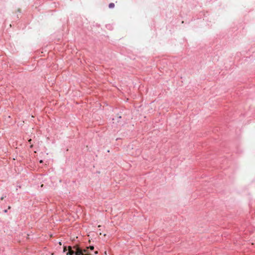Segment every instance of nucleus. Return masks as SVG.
Here are the masks:
<instances>
[{
	"mask_svg": "<svg viewBox=\"0 0 255 255\" xmlns=\"http://www.w3.org/2000/svg\"><path fill=\"white\" fill-rule=\"evenodd\" d=\"M10 208H11V207H10V206H9L8 207V209H10Z\"/></svg>",
	"mask_w": 255,
	"mask_h": 255,
	"instance_id": "9",
	"label": "nucleus"
},
{
	"mask_svg": "<svg viewBox=\"0 0 255 255\" xmlns=\"http://www.w3.org/2000/svg\"><path fill=\"white\" fill-rule=\"evenodd\" d=\"M18 11H19V12H20V9H18Z\"/></svg>",
	"mask_w": 255,
	"mask_h": 255,
	"instance_id": "11",
	"label": "nucleus"
},
{
	"mask_svg": "<svg viewBox=\"0 0 255 255\" xmlns=\"http://www.w3.org/2000/svg\"><path fill=\"white\" fill-rule=\"evenodd\" d=\"M6 195L3 194L2 196L0 197V200H2L4 198H6Z\"/></svg>",
	"mask_w": 255,
	"mask_h": 255,
	"instance_id": "4",
	"label": "nucleus"
},
{
	"mask_svg": "<svg viewBox=\"0 0 255 255\" xmlns=\"http://www.w3.org/2000/svg\"><path fill=\"white\" fill-rule=\"evenodd\" d=\"M121 118H122V117H121V116H119V117H118V119H121Z\"/></svg>",
	"mask_w": 255,
	"mask_h": 255,
	"instance_id": "8",
	"label": "nucleus"
},
{
	"mask_svg": "<svg viewBox=\"0 0 255 255\" xmlns=\"http://www.w3.org/2000/svg\"><path fill=\"white\" fill-rule=\"evenodd\" d=\"M40 163L43 162V160H41L40 161Z\"/></svg>",
	"mask_w": 255,
	"mask_h": 255,
	"instance_id": "10",
	"label": "nucleus"
},
{
	"mask_svg": "<svg viewBox=\"0 0 255 255\" xmlns=\"http://www.w3.org/2000/svg\"><path fill=\"white\" fill-rule=\"evenodd\" d=\"M89 248L90 249V250L93 251L94 249V247L93 246H90Z\"/></svg>",
	"mask_w": 255,
	"mask_h": 255,
	"instance_id": "3",
	"label": "nucleus"
},
{
	"mask_svg": "<svg viewBox=\"0 0 255 255\" xmlns=\"http://www.w3.org/2000/svg\"><path fill=\"white\" fill-rule=\"evenodd\" d=\"M115 7V4L113 2H111L110 3H109V7L110 8H113Z\"/></svg>",
	"mask_w": 255,
	"mask_h": 255,
	"instance_id": "2",
	"label": "nucleus"
},
{
	"mask_svg": "<svg viewBox=\"0 0 255 255\" xmlns=\"http://www.w3.org/2000/svg\"><path fill=\"white\" fill-rule=\"evenodd\" d=\"M66 247H64V252H66Z\"/></svg>",
	"mask_w": 255,
	"mask_h": 255,
	"instance_id": "7",
	"label": "nucleus"
},
{
	"mask_svg": "<svg viewBox=\"0 0 255 255\" xmlns=\"http://www.w3.org/2000/svg\"><path fill=\"white\" fill-rule=\"evenodd\" d=\"M3 211L4 213H6L7 212V209H4Z\"/></svg>",
	"mask_w": 255,
	"mask_h": 255,
	"instance_id": "5",
	"label": "nucleus"
},
{
	"mask_svg": "<svg viewBox=\"0 0 255 255\" xmlns=\"http://www.w3.org/2000/svg\"><path fill=\"white\" fill-rule=\"evenodd\" d=\"M95 254H98V251H95Z\"/></svg>",
	"mask_w": 255,
	"mask_h": 255,
	"instance_id": "6",
	"label": "nucleus"
},
{
	"mask_svg": "<svg viewBox=\"0 0 255 255\" xmlns=\"http://www.w3.org/2000/svg\"><path fill=\"white\" fill-rule=\"evenodd\" d=\"M67 255H92L87 253L85 249H77L76 251L72 250L71 247L68 248V251L66 253Z\"/></svg>",
	"mask_w": 255,
	"mask_h": 255,
	"instance_id": "1",
	"label": "nucleus"
}]
</instances>
